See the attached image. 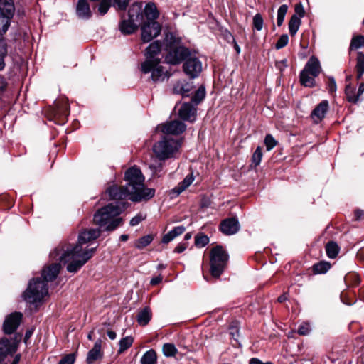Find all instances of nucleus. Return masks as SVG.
Segmentation results:
<instances>
[{
	"instance_id": "4d7b16f0",
	"label": "nucleus",
	"mask_w": 364,
	"mask_h": 364,
	"mask_svg": "<svg viewBox=\"0 0 364 364\" xmlns=\"http://www.w3.org/2000/svg\"><path fill=\"white\" fill-rule=\"evenodd\" d=\"M143 220L144 218L141 215H137L131 219L129 224L131 226H135L137 225Z\"/></svg>"
},
{
	"instance_id": "dca6fc26",
	"label": "nucleus",
	"mask_w": 364,
	"mask_h": 364,
	"mask_svg": "<svg viewBox=\"0 0 364 364\" xmlns=\"http://www.w3.org/2000/svg\"><path fill=\"white\" fill-rule=\"evenodd\" d=\"M178 115L183 120L193 122L196 120V109L191 102L183 103L178 110Z\"/></svg>"
},
{
	"instance_id": "cd10ccee",
	"label": "nucleus",
	"mask_w": 364,
	"mask_h": 364,
	"mask_svg": "<svg viewBox=\"0 0 364 364\" xmlns=\"http://www.w3.org/2000/svg\"><path fill=\"white\" fill-rule=\"evenodd\" d=\"M193 180L194 178L192 174L187 175L185 178L173 188V192L179 195L193 183Z\"/></svg>"
},
{
	"instance_id": "e2e57ef3",
	"label": "nucleus",
	"mask_w": 364,
	"mask_h": 364,
	"mask_svg": "<svg viewBox=\"0 0 364 364\" xmlns=\"http://www.w3.org/2000/svg\"><path fill=\"white\" fill-rule=\"evenodd\" d=\"M7 54V44L6 43V53L4 54H0V70H4L5 67V63L4 60V57Z\"/></svg>"
},
{
	"instance_id": "20e7f679",
	"label": "nucleus",
	"mask_w": 364,
	"mask_h": 364,
	"mask_svg": "<svg viewBox=\"0 0 364 364\" xmlns=\"http://www.w3.org/2000/svg\"><path fill=\"white\" fill-rule=\"evenodd\" d=\"M127 208V203L116 201L99 209L94 215V223L106 231H113L122 224L120 215Z\"/></svg>"
},
{
	"instance_id": "680f3d73",
	"label": "nucleus",
	"mask_w": 364,
	"mask_h": 364,
	"mask_svg": "<svg viewBox=\"0 0 364 364\" xmlns=\"http://www.w3.org/2000/svg\"><path fill=\"white\" fill-rule=\"evenodd\" d=\"M249 364H274L272 362L263 363L261 360L257 358H252L249 360Z\"/></svg>"
},
{
	"instance_id": "72a5a7b5",
	"label": "nucleus",
	"mask_w": 364,
	"mask_h": 364,
	"mask_svg": "<svg viewBox=\"0 0 364 364\" xmlns=\"http://www.w3.org/2000/svg\"><path fill=\"white\" fill-rule=\"evenodd\" d=\"M345 93L347 98V100L349 102L355 104L359 100V96L357 94V91L355 88L352 87L350 85H346L345 89Z\"/></svg>"
},
{
	"instance_id": "6e6d98bb",
	"label": "nucleus",
	"mask_w": 364,
	"mask_h": 364,
	"mask_svg": "<svg viewBox=\"0 0 364 364\" xmlns=\"http://www.w3.org/2000/svg\"><path fill=\"white\" fill-rule=\"evenodd\" d=\"M68 114V109L66 105L63 106L61 108L58 109L55 112V115L63 116L66 117Z\"/></svg>"
},
{
	"instance_id": "8fccbe9b",
	"label": "nucleus",
	"mask_w": 364,
	"mask_h": 364,
	"mask_svg": "<svg viewBox=\"0 0 364 364\" xmlns=\"http://www.w3.org/2000/svg\"><path fill=\"white\" fill-rule=\"evenodd\" d=\"M264 144L267 151H270L277 145V141L271 134H267L264 139Z\"/></svg>"
},
{
	"instance_id": "c85d7f7f",
	"label": "nucleus",
	"mask_w": 364,
	"mask_h": 364,
	"mask_svg": "<svg viewBox=\"0 0 364 364\" xmlns=\"http://www.w3.org/2000/svg\"><path fill=\"white\" fill-rule=\"evenodd\" d=\"M301 23V20L296 14L291 16L289 22V33L291 36H294L297 33Z\"/></svg>"
},
{
	"instance_id": "0eeeda50",
	"label": "nucleus",
	"mask_w": 364,
	"mask_h": 364,
	"mask_svg": "<svg viewBox=\"0 0 364 364\" xmlns=\"http://www.w3.org/2000/svg\"><path fill=\"white\" fill-rule=\"evenodd\" d=\"M210 257L211 274L219 277L227 265L229 255L222 246L217 245L210 250Z\"/></svg>"
},
{
	"instance_id": "aec40b11",
	"label": "nucleus",
	"mask_w": 364,
	"mask_h": 364,
	"mask_svg": "<svg viewBox=\"0 0 364 364\" xmlns=\"http://www.w3.org/2000/svg\"><path fill=\"white\" fill-rule=\"evenodd\" d=\"M193 87L192 82H188L185 80L177 81L173 87L172 92L173 94L180 95L182 97H188Z\"/></svg>"
},
{
	"instance_id": "3c124183",
	"label": "nucleus",
	"mask_w": 364,
	"mask_h": 364,
	"mask_svg": "<svg viewBox=\"0 0 364 364\" xmlns=\"http://www.w3.org/2000/svg\"><path fill=\"white\" fill-rule=\"evenodd\" d=\"M75 361V354L70 353L65 355L58 363V364H74Z\"/></svg>"
},
{
	"instance_id": "ea45409f",
	"label": "nucleus",
	"mask_w": 364,
	"mask_h": 364,
	"mask_svg": "<svg viewBox=\"0 0 364 364\" xmlns=\"http://www.w3.org/2000/svg\"><path fill=\"white\" fill-rule=\"evenodd\" d=\"M364 46V36L362 35H358L353 37L350 45V50L358 49L361 47Z\"/></svg>"
},
{
	"instance_id": "0e129e2a",
	"label": "nucleus",
	"mask_w": 364,
	"mask_h": 364,
	"mask_svg": "<svg viewBox=\"0 0 364 364\" xmlns=\"http://www.w3.org/2000/svg\"><path fill=\"white\" fill-rule=\"evenodd\" d=\"M355 218L357 220L363 219L364 218V210L360 209L355 210Z\"/></svg>"
},
{
	"instance_id": "de8ad7c7",
	"label": "nucleus",
	"mask_w": 364,
	"mask_h": 364,
	"mask_svg": "<svg viewBox=\"0 0 364 364\" xmlns=\"http://www.w3.org/2000/svg\"><path fill=\"white\" fill-rule=\"evenodd\" d=\"M112 6L119 10H125L129 4V0H111Z\"/></svg>"
},
{
	"instance_id": "423d86ee",
	"label": "nucleus",
	"mask_w": 364,
	"mask_h": 364,
	"mask_svg": "<svg viewBox=\"0 0 364 364\" xmlns=\"http://www.w3.org/2000/svg\"><path fill=\"white\" fill-rule=\"evenodd\" d=\"M181 141L169 136H164L153 146L156 156L160 160H166L173 156L181 147Z\"/></svg>"
},
{
	"instance_id": "a19ab883",
	"label": "nucleus",
	"mask_w": 364,
	"mask_h": 364,
	"mask_svg": "<svg viewBox=\"0 0 364 364\" xmlns=\"http://www.w3.org/2000/svg\"><path fill=\"white\" fill-rule=\"evenodd\" d=\"M209 242V237L203 234L199 233L195 237V245L198 247H203Z\"/></svg>"
},
{
	"instance_id": "e433bc0d",
	"label": "nucleus",
	"mask_w": 364,
	"mask_h": 364,
	"mask_svg": "<svg viewBox=\"0 0 364 364\" xmlns=\"http://www.w3.org/2000/svg\"><path fill=\"white\" fill-rule=\"evenodd\" d=\"M162 351L166 357L175 356L178 353V350L174 344L166 343L163 345Z\"/></svg>"
},
{
	"instance_id": "49530a36",
	"label": "nucleus",
	"mask_w": 364,
	"mask_h": 364,
	"mask_svg": "<svg viewBox=\"0 0 364 364\" xmlns=\"http://www.w3.org/2000/svg\"><path fill=\"white\" fill-rule=\"evenodd\" d=\"M111 6H112L111 0H100L97 8L98 12L103 16L107 14Z\"/></svg>"
},
{
	"instance_id": "ddd939ff",
	"label": "nucleus",
	"mask_w": 364,
	"mask_h": 364,
	"mask_svg": "<svg viewBox=\"0 0 364 364\" xmlns=\"http://www.w3.org/2000/svg\"><path fill=\"white\" fill-rule=\"evenodd\" d=\"M23 315L20 312H14L8 315L3 323V331L4 333L12 334L19 326Z\"/></svg>"
},
{
	"instance_id": "412c9836",
	"label": "nucleus",
	"mask_w": 364,
	"mask_h": 364,
	"mask_svg": "<svg viewBox=\"0 0 364 364\" xmlns=\"http://www.w3.org/2000/svg\"><path fill=\"white\" fill-rule=\"evenodd\" d=\"M328 109V102L322 100L312 111L311 118L316 123H319L326 116Z\"/></svg>"
},
{
	"instance_id": "a18cd8bd",
	"label": "nucleus",
	"mask_w": 364,
	"mask_h": 364,
	"mask_svg": "<svg viewBox=\"0 0 364 364\" xmlns=\"http://www.w3.org/2000/svg\"><path fill=\"white\" fill-rule=\"evenodd\" d=\"M133 343V338L130 336H127L123 338H122L119 341V352L122 353L124 350H127Z\"/></svg>"
},
{
	"instance_id": "f3484780",
	"label": "nucleus",
	"mask_w": 364,
	"mask_h": 364,
	"mask_svg": "<svg viewBox=\"0 0 364 364\" xmlns=\"http://www.w3.org/2000/svg\"><path fill=\"white\" fill-rule=\"evenodd\" d=\"M102 340L99 338L95 341L92 348L88 351L86 362L87 364H93L95 361L102 359Z\"/></svg>"
},
{
	"instance_id": "473e14b6",
	"label": "nucleus",
	"mask_w": 364,
	"mask_h": 364,
	"mask_svg": "<svg viewBox=\"0 0 364 364\" xmlns=\"http://www.w3.org/2000/svg\"><path fill=\"white\" fill-rule=\"evenodd\" d=\"M326 252L329 258L334 259L339 252V247L337 243L333 241L328 242L326 245Z\"/></svg>"
},
{
	"instance_id": "6ab92c4d",
	"label": "nucleus",
	"mask_w": 364,
	"mask_h": 364,
	"mask_svg": "<svg viewBox=\"0 0 364 364\" xmlns=\"http://www.w3.org/2000/svg\"><path fill=\"white\" fill-rule=\"evenodd\" d=\"M141 2H135L132 4L128 11V18L140 23L144 21V14Z\"/></svg>"
},
{
	"instance_id": "f8f14e48",
	"label": "nucleus",
	"mask_w": 364,
	"mask_h": 364,
	"mask_svg": "<svg viewBox=\"0 0 364 364\" xmlns=\"http://www.w3.org/2000/svg\"><path fill=\"white\" fill-rule=\"evenodd\" d=\"M14 14L0 10V54L6 53V40L4 35L8 31Z\"/></svg>"
},
{
	"instance_id": "7c9ffc66",
	"label": "nucleus",
	"mask_w": 364,
	"mask_h": 364,
	"mask_svg": "<svg viewBox=\"0 0 364 364\" xmlns=\"http://www.w3.org/2000/svg\"><path fill=\"white\" fill-rule=\"evenodd\" d=\"M357 79H360L364 74V53L361 51L358 52L356 58Z\"/></svg>"
},
{
	"instance_id": "39448f33",
	"label": "nucleus",
	"mask_w": 364,
	"mask_h": 364,
	"mask_svg": "<svg viewBox=\"0 0 364 364\" xmlns=\"http://www.w3.org/2000/svg\"><path fill=\"white\" fill-rule=\"evenodd\" d=\"M166 50L168 52L165 56V60L171 65H178L191 54L193 50L181 46V38L173 33H168L165 38Z\"/></svg>"
},
{
	"instance_id": "69168bd1",
	"label": "nucleus",
	"mask_w": 364,
	"mask_h": 364,
	"mask_svg": "<svg viewBox=\"0 0 364 364\" xmlns=\"http://www.w3.org/2000/svg\"><path fill=\"white\" fill-rule=\"evenodd\" d=\"M162 281V277L161 275L153 277L150 281V284L157 285Z\"/></svg>"
},
{
	"instance_id": "4be33fe9",
	"label": "nucleus",
	"mask_w": 364,
	"mask_h": 364,
	"mask_svg": "<svg viewBox=\"0 0 364 364\" xmlns=\"http://www.w3.org/2000/svg\"><path fill=\"white\" fill-rule=\"evenodd\" d=\"M304 70L311 74L314 77L318 76L321 71L320 62L315 56H311L307 61Z\"/></svg>"
},
{
	"instance_id": "4468645a",
	"label": "nucleus",
	"mask_w": 364,
	"mask_h": 364,
	"mask_svg": "<svg viewBox=\"0 0 364 364\" xmlns=\"http://www.w3.org/2000/svg\"><path fill=\"white\" fill-rule=\"evenodd\" d=\"M240 223L236 218L223 220L220 225V231L226 235L236 234L240 230Z\"/></svg>"
},
{
	"instance_id": "79ce46f5",
	"label": "nucleus",
	"mask_w": 364,
	"mask_h": 364,
	"mask_svg": "<svg viewBox=\"0 0 364 364\" xmlns=\"http://www.w3.org/2000/svg\"><path fill=\"white\" fill-rule=\"evenodd\" d=\"M264 26V20L260 14H256L252 19V28L254 30L259 31Z\"/></svg>"
},
{
	"instance_id": "c03bdc74",
	"label": "nucleus",
	"mask_w": 364,
	"mask_h": 364,
	"mask_svg": "<svg viewBox=\"0 0 364 364\" xmlns=\"http://www.w3.org/2000/svg\"><path fill=\"white\" fill-rule=\"evenodd\" d=\"M153 239L154 237L151 235L143 236L139 239L137 243L136 244V247L138 249H143L148 246L153 241Z\"/></svg>"
},
{
	"instance_id": "393cba45",
	"label": "nucleus",
	"mask_w": 364,
	"mask_h": 364,
	"mask_svg": "<svg viewBox=\"0 0 364 364\" xmlns=\"http://www.w3.org/2000/svg\"><path fill=\"white\" fill-rule=\"evenodd\" d=\"M144 16H145L148 21H156L158 18L159 13L156 5L154 3H148L143 10Z\"/></svg>"
},
{
	"instance_id": "f257e3e1",
	"label": "nucleus",
	"mask_w": 364,
	"mask_h": 364,
	"mask_svg": "<svg viewBox=\"0 0 364 364\" xmlns=\"http://www.w3.org/2000/svg\"><path fill=\"white\" fill-rule=\"evenodd\" d=\"M100 235L99 228L84 230L78 235L77 242L61 244L50 253L52 259L62 263H68L67 271L70 273L77 272L92 257L97 247L83 249V245L96 240Z\"/></svg>"
},
{
	"instance_id": "f704fd0d",
	"label": "nucleus",
	"mask_w": 364,
	"mask_h": 364,
	"mask_svg": "<svg viewBox=\"0 0 364 364\" xmlns=\"http://www.w3.org/2000/svg\"><path fill=\"white\" fill-rule=\"evenodd\" d=\"M331 268V264L328 262H319L313 265V272L315 274H324Z\"/></svg>"
},
{
	"instance_id": "864d4df0",
	"label": "nucleus",
	"mask_w": 364,
	"mask_h": 364,
	"mask_svg": "<svg viewBox=\"0 0 364 364\" xmlns=\"http://www.w3.org/2000/svg\"><path fill=\"white\" fill-rule=\"evenodd\" d=\"M337 86L333 77H328V90L330 93H334L336 91Z\"/></svg>"
},
{
	"instance_id": "7ed1b4c3",
	"label": "nucleus",
	"mask_w": 364,
	"mask_h": 364,
	"mask_svg": "<svg viewBox=\"0 0 364 364\" xmlns=\"http://www.w3.org/2000/svg\"><path fill=\"white\" fill-rule=\"evenodd\" d=\"M61 265L60 263H53L44 268L42 271V277L31 279L27 289L23 292V299L30 304H38L43 301L45 296L48 294V282H52L58 275Z\"/></svg>"
},
{
	"instance_id": "b1692460",
	"label": "nucleus",
	"mask_w": 364,
	"mask_h": 364,
	"mask_svg": "<svg viewBox=\"0 0 364 364\" xmlns=\"http://www.w3.org/2000/svg\"><path fill=\"white\" fill-rule=\"evenodd\" d=\"M186 228L183 225L176 226L163 236L161 242L164 244H168L177 236L183 234Z\"/></svg>"
},
{
	"instance_id": "1a4fd4ad",
	"label": "nucleus",
	"mask_w": 364,
	"mask_h": 364,
	"mask_svg": "<svg viewBox=\"0 0 364 364\" xmlns=\"http://www.w3.org/2000/svg\"><path fill=\"white\" fill-rule=\"evenodd\" d=\"M183 69L186 75L191 79H194L200 75L202 71V63L196 56L195 51H193L184 62Z\"/></svg>"
},
{
	"instance_id": "052dcab7",
	"label": "nucleus",
	"mask_w": 364,
	"mask_h": 364,
	"mask_svg": "<svg viewBox=\"0 0 364 364\" xmlns=\"http://www.w3.org/2000/svg\"><path fill=\"white\" fill-rule=\"evenodd\" d=\"M287 60L286 59L276 63V67L282 71V70L287 66Z\"/></svg>"
},
{
	"instance_id": "9b49d317",
	"label": "nucleus",
	"mask_w": 364,
	"mask_h": 364,
	"mask_svg": "<svg viewBox=\"0 0 364 364\" xmlns=\"http://www.w3.org/2000/svg\"><path fill=\"white\" fill-rule=\"evenodd\" d=\"M186 129V125L179 120H172L164 124H159L157 131L168 135H178L182 134Z\"/></svg>"
},
{
	"instance_id": "2f4dec72",
	"label": "nucleus",
	"mask_w": 364,
	"mask_h": 364,
	"mask_svg": "<svg viewBox=\"0 0 364 364\" xmlns=\"http://www.w3.org/2000/svg\"><path fill=\"white\" fill-rule=\"evenodd\" d=\"M311 74L306 73L304 70L300 73L301 84L305 87H313L315 86V80Z\"/></svg>"
},
{
	"instance_id": "bb28decb",
	"label": "nucleus",
	"mask_w": 364,
	"mask_h": 364,
	"mask_svg": "<svg viewBox=\"0 0 364 364\" xmlns=\"http://www.w3.org/2000/svg\"><path fill=\"white\" fill-rule=\"evenodd\" d=\"M15 351L9 339L3 338L0 341V363L4 361L7 354Z\"/></svg>"
},
{
	"instance_id": "37998d69",
	"label": "nucleus",
	"mask_w": 364,
	"mask_h": 364,
	"mask_svg": "<svg viewBox=\"0 0 364 364\" xmlns=\"http://www.w3.org/2000/svg\"><path fill=\"white\" fill-rule=\"evenodd\" d=\"M262 155V149L258 146L252 154L251 166L256 168L259 166L261 162Z\"/></svg>"
},
{
	"instance_id": "5701e85b",
	"label": "nucleus",
	"mask_w": 364,
	"mask_h": 364,
	"mask_svg": "<svg viewBox=\"0 0 364 364\" xmlns=\"http://www.w3.org/2000/svg\"><path fill=\"white\" fill-rule=\"evenodd\" d=\"M138 28L137 23L134 21L128 19H124L119 23V29L120 32L124 35H129L135 32Z\"/></svg>"
},
{
	"instance_id": "6e6552de",
	"label": "nucleus",
	"mask_w": 364,
	"mask_h": 364,
	"mask_svg": "<svg viewBox=\"0 0 364 364\" xmlns=\"http://www.w3.org/2000/svg\"><path fill=\"white\" fill-rule=\"evenodd\" d=\"M161 50V43L159 41L151 43L145 51L146 60L141 63V69L144 73H149L151 71V63L161 59L158 58Z\"/></svg>"
},
{
	"instance_id": "2eb2a0df",
	"label": "nucleus",
	"mask_w": 364,
	"mask_h": 364,
	"mask_svg": "<svg viewBox=\"0 0 364 364\" xmlns=\"http://www.w3.org/2000/svg\"><path fill=\"white\" fill-rule=\"evenodd\" d=\"M160 60H156L151 63L152 66L150 72L151 73V78L154 82L164 81L170 76L168 70L160 65Z\"/></svg>"
},
{
	"instance_id": "338daca9",
	"label": "nucleus",
	"mask_w": 364,
	"mask_h": 364,
	"mask_svg": "<svg viewBox=\"0 0 364 364\" xmlns=\"http://www.w3.org/2000/svg\"><path fill=\"white\" fill-rule=\"evenodd\" d=\"M363 92H364V82H361L359 85L358 90L357 91V94L360 97L363 94Z\"/></svg>"
},
{
	"instance_id": "58836bf2",
	"label": "nucleus",
	"mask_w": 364,
	"mask_h": 364,
	"mask_svg": "<svg viewBox=\"0 0 364 364\" xmlns=\"http://www.w3.org/2000/svg\"><path fill=\"white\" fill-rule=\"evenodd\" d=\"M288 10V6L286 4L281 5L277 11V23L278 26H281L284 22L285 16Z\"/></svg>"
},
{
	"instance_id": "5fc2aeb1",
	"label": "nucleus",
	"mask_w": 364,
	"mask_h": 364,
	"mask_svg": "<svg viewBox=\"0 0 364 364\" xmlns=\"http://www.w3.org/2000/svg\"><path fill=\"white\" fill-rule=\"evenodd\" d=\"M296 14L300 17V19L304 16L305 11L301 4H296L295 6Z\"/></svg>"
},
{
	"instance_id": "09e8293b",
	"label": "nucleus",
	"mask_w": 364,
	"mask_h": 364,
	"mask_svg": "<svg viewBox=\"0 0 364 364\" xmlns=\"http://www.w3.org/2000/svg\"><path fill=\"white\" fill-rule=\"evenodd\" d=\"M288 42H289L288 35L287 34L282 35L279 38L277 42L275 44L276 49L279 50V49L285 47L288 44Z\"/></svg>"
},
{
	"instance_id": "c9c22d12",
	"label": "nucleus",
	"mask_w": 364,
	"mask_h": 364,
	"mask_svg": "<svg viewBox=\"0 0 364 364\" xmlns=\"http://www.w3.org/2000/svg\"><path fill=\"white\" fill-rule=\"evenodd\" d=\"M205 87L203 85L200 86L193 96L191 99L192 102L195 105H198L205 98Z\"/></svg>"
},
{
	"instance_id": "603ef678",
	"label": "nucleus",
	"mask_w": 364,
	"mask_h": 364,
	"mask_svg": "<svg viewBox=\"0 0 364 364\" xmlns=\"http://www.w3.org/2000/svg\"><path fill=\"white\" fill-rule=\"evenodd\" d=\"M310 331V326L308 323H304L299 326L297 332L301 336H306L309 333Z\"/></svg>"
},
{
	"instance_id": "bf43d9fd",
	"label": "nucleus",
	"mask_w": 364,
	"mask_h": 364,
	"mask_svg": "<svg viewBox=\"0 0 364 364\" xmlns=\"http://www.w3.org/2000/svg\"><path fill=\"white\" fill-rule=\"evenodd\" d=\"M187 248L185 243H179L174 249V252L181 253Z\"/></svg>"
},
{
	"instance_id": "9d476101",
	"label": "nucleus",
	"mask_w": 364,
	"mask_h": 364,
	"mask_svg": "<svg viewBox=\"0 0 364 364\" xmlns=\"http://www.w3.org/2000/svg\"><path fill=\"white\" fill-rule=\"evenodd\" d=\"M141 30L142 41L149 43L160 34L161 26L157 21H148L141 26Z\"/></svg>"
},
{
	"instance_id": "4c0bfd02",
	"label": "nucleus",
	"mask_w": 364,
	"mask_h": 364,
	"mask_svg": "<svg viewBox=\"0 0 364 364\" xmlns=\"http://www.w3.org/2000/svg\"><path fill=\"white\" fill-rule=\"evenodd\" d=\"M0 10L14 14L15 7L13 0H0Z\"/></svg>"
},
{
	"instance_id": "13d9d810",
	"label": "nucleus",
	"mask_w": 364,
	"mask_h": 364,
	"mask_svg": "<svg viewBox=\"0 0 364 364\" xmlns=\"http://www.w3.org/2000/svg\"><path fill=\"white\" fill-rule=\"evenodd\" d=\"M7 85L8 83L6 78L1 75H0V92H4L6 89Z\"/></svg>"
},
{
	"instance_id": "774afa93",
	"label": "nucleus",
	"mask_w": 364,
	"mask_h": 364,
	"mask_svg": "<svg viewBox=\"0 0 364 364\" xmlns=\"http://www.w3.org/2000/svg\"><path fill=\"white\" fill-rule=\"evenodd\" d=\"M107 336L109 337V339L114 340L116 338V337H117V334L113 331H107Z\"/></svg>"
},
{
	"instance_id": "c756f323",
	"label": "nucleus",
	"mask_w": 364,
	"mask_h": 364,
	"mask_svg": "<svg viewBox=\"0 0 364 364\" xmlns=\"http://www.w3.org/2000/svg\"><path fill=\"white\" fill-rule=\"evenodd\" d=\"M141 364H156L157 355L154 350L150 349L145 352L141 358Z\"/></svg>"
},
{
	"instance_id": "a211bd4d",
	"label": "nucleus",
	"mask_w": 364,
	"mask_h": 364,
	"mask_svg": "<svg viewBox=\"0 0 364 364\" xmlns=\"http://www.w3.org/2000/svg\"><path fill=\"white\" fill-rule=\"evenodd\" d=\"M76 14L80 19L88 20L92 16L88 0H78L76 4Z\"/></svg>"
},
{
	"instance_id": "f03ea898",
	"label": "nucleus",
	"mask_w": 364,
	"mask_h": 364,
	"mask_svg": "<svg viewBox=\"0 0 364 364\" xmlns=\"http://www.w3.org/2000/svg\"><path fill=\"white\" fill-rule=\"evenodd\" d=\"M125 184L121 187L112 185L108 187L106 193L111 200H122L129 199L134 203L147 201L155 195V189L144 186V176L141 171L136 166H132L124 172Z\"/></svg>"
},
{
	"instance_id": "a878e982",
	"label": "nucleus",
	"mask_w": 364,
	"mask_h": 364,
	"mask_svg": "<svg viewBox=\"0 0 364 364\" xmlns=\"http://www.w3.org/2000/svg\"><path fill=\"white\" fill-rule=\"evenodd\" d=\"M151 318V312L149 307L146 306L139 311L136 320L140 326H146Z\"/></svg>"
}]
</instances>
